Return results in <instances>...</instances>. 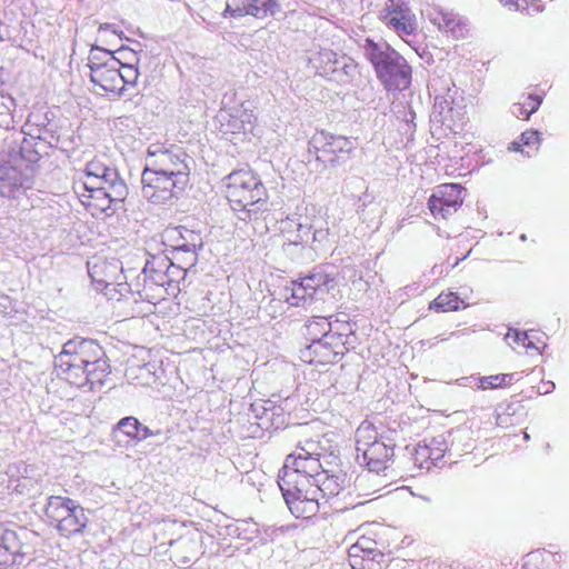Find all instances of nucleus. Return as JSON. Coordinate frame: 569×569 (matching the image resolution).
I'll use <instances>...</instances> for the list:
<instances>
[{
    "label": "nucleus",
    "instance_id": "1",
    "mask_svg": "<svg viewBox=\"0 0 569 569\" xmlns=\"http://www.w3.org/2000/svg\"><path fill=\"white\" fill-rule=\"evenodd\" d=\"M56 367L61 378L77 388L102 386L111 372L103 348L90 339L64 343Z\"/></svg>",
    "mask_w": 569,
    "mask_h": 569
},
{
    "label": "nucleus",
    "instance_id": "2",
    "mask_svg": "<svg viewBox=\"0 0 569 569\" xmlns=\"http://www.w3.org/2000/svg\"><path fill=\"white\" fill-rule=\"evenodd\" d=\"M222 191L233 211H244L249 218L268 211V190L251 169H237L222 180Z\"/></svg>",
    "mask_w": 569,
    "mask_h": 569
},
{
    "label": "nucleus",
    "instance_id": "3",
    "mask_svg": "<svg viewBox=\"0 0 569 569\" xmlns=\"http://www.w3.org/2000/svg\"><path fill=\"white\" fill-rule=\"evenodd\" d=\"M117 53L118 57L107 53L103 61H99L97 58L90 60V79L106 94L120 96L127 88L134 87L139 78L138 67L134 63L122 61L127 53L137 60L136 54L126 49H120Z\"/></svg>",
    "mask_w": 569,
    "mask_h": 569
},
{
    "label": "nucleus",
    "instance_id": "4",
    "mask_svg": "<svg viewBox=\"0 0 569 569\" xmlns=\"http://www.w3.org/2000/svg\"><path fill=\"white\" fill-rule=\"evenodd\" d=\"M366 56L378 79L388 91L406 90L411 84L412 70L407 60L395 50L382 51L372 40L366 41Z\"/></svg>",
    "mask_w": 569,
    "mask_h": 569
},
{
    "label": "nucleus",
    "instance_id": "5",
    "mask_svg": "<svg viewBox=\"0 0 569 569\" xmlns=\"http://www.w3.org/2000/svg\"><path fill=\"white\" fill-rule=\"evenodd\" d=\"M43 515L52 528L64 538L82 533L89 522L86 510L76 500L63 496H50Z\"/></svg>",
    "mask_w": 569,
    "mask_h": 569
},
{
    "label": "nucleus",
    "instance_id": "6",
    "mask_svg": "<svg viewBox=\"0 0 569 569\" xmlns=\"http://www.w3.org/2000/svg\"><path fill=\"white\" fill-rule=\"evenodd\" d=\"M356 449L370 471H385L393 462L395 445L386 443L371 422L363 421L357 428Z\"/></svg>",
    "mask_w": 569,
    "mask_h": 569
},
{
    "label": "nucleus",
    "instance_id": "7",
    "mask_svg": "<svg viewBox=\"0 0 569 569\" xmlns=\"http://www.w3.org/2000/svg\"><path fill=\"white\" fill-rule=\"evenodd\" d=\"M348 352L346 337L339 332L313 339L299 351L303 363L327 367L338 363Z\"/></svg>",
    "mask_w": 569,
    "mask_h": 569
},
{
    "label": "nucleus",
    "instance_id": "8",
    "mask_svg": "<svg viewBox=\"0 0 569 569\" xmlns=\"http://www.w3.org/2000/svg\"><path fill=\"white\" fill-rule=\"evenodd\" d=\"M311 146L317 161L323 167H336L345 163L355 148L349 138L335 136L326 131L315 134Z\"/></svg>",
    "mask_w": 569,
    "mask_h": 569
},
{
    "label": "nucleus",
    "instance_id": "9",
    "mask_svg": "<svg viewBox=\"0 0 569 569\" xmlns=\"http://www.w3.org/2000/svg\"><path fill=\"white\" fill-rule=\"evenodd\" d=\"M142 194L156 204L166 203L187 188V183L163 174L149 166L142 171Z\"/></svg>",
    "mask_w": 569,
    "mask_h": 569
},
{
    "label": "nucleus",
    "instance_id": "10",
    "mask_svg": "<svg viewBox=\"0 0 569 569\" xmlns=\"http://www.w3.org/2000/svg\"><path fill=\"white\" fill-rule=\"evenodd\" d=\"M335 284V278L330 274L316 271L298 280H293L286 289V300L290 306H305L317 293L328 291Z\"/></svg>",
    "mask_w": 569,
    "mask_h": 569
},
{
    "label": "nucleus",
    "instance_id": "11",
    "mask_svg": "<svg viewBox=\"0 0 569 569\" xmlns=\"http://www.w3.org/2000/svg\"><path fill=\"white\" fill-rule=\"evenodd\" d=\"M465 187L460 183H441L429 197L427 207L437 221L448 220L462 207Z\"/></svg>",
    "mask_w": 569,
    "mask_h": 569
},
{
    "label": "nucleus",
    "instance_id": "12",
    "mask_svg": "<svg viewBox=\"0 0 569 569\" xmlns=\"http://www.w3.org/2000/svg\"><path fill=\"white\" fill-rule=\"evenodd\" d=\"M167 267L166 261L159 263L157 261H148L146 263L142 271V288L139 290L142 300L157 305L166 299L168 289L172 283Z\"/></svg>",
    "mask_w": 569,
    "mask_h": 569
},
{
    "label": "nucleus",
    "instance_id": "13",
    "mask_svg": "<svg viewBox=\"0 0 569 569\" xmlns=\"http://www.w3.org/2000/svg\"><path fill=\"white\" fill-rule=\"evenodd\" d=\"M148 159L147 166L189 184L191 169L184 153L176 152L173 149L157 148L148 151Z\"/></svg>",
    "mask_w": 569,
    "mask_h": 569
},
{
    "label": "nucleus",
    "instance_id": "14",
    "mask_svg": "<svg viewBox=\"0 0 569 569\" xmlns=\"http://www.w3.org/2000/svg\"><path fill=\"white\" fill-rule=\"evenodd\" d=\"M380 20L401 39L415 34L418 28L416 14L406 0H388Z\"/></svg>",
    "mask_w": 569,
    "mask_h": 569
},
{
    "label": "nucleus",
    "instance_id": "15",
    "mask_svg": "<svg viewBox=\"0 0 569 569\" xmlns=\"http://www.w3.org/2000/svg\"><path fill=\"white\" fill-rule=\"evenodd\" d=\"M223 18L253 17L256 19H267L272 17L278 10L276 0H224Z\"/></svg>",
    "mask_w": 569,
    "mask_h": 569
},
{
    "label": "nucleus",
    "instance_id": "16",
    "mask_svg": "<svg viewBox=\"0 0 569 569\" xmlns=\"http://www.w3.org/2000/svg\"><path fill=\"white\" fill-rule=\"evenodd\" d=\"M448 445L443 437H432L417 443L412 451V462L419 469L430 470L445 457Z\"/></svg>",
    "mask_w": 569,
    "mask_h": 569
},
{
    "label": "nucleus",
    "instance_id": "17",
    "mask_svg": "<svg viewBox=\"0 0 569 569\" xmlns=\"http://www.w3.org/2000/svg\"><path fill=\"white\" fill-rule=\"evenodd\" d=\"M308 449L300 448L299 451L289 455L286 458L283 469L305 473L309 477L321 476L320 453L312 448V442L307 441Z\"/></svg>",
    "mask_w": 569,
    "mask_h": 569
},
{
    "label": "nucleus",
    "instance_id": "18",
    "mask_svg": "<svg viewBox=\"0 0 569 569\" xmlns=\"http://www.w3.org/2000/svg\"><path fill=\"white\" fill-rule=\"evenodd\" d=\"M183 231L192 234L191 231L173 227L168 228L163 233V243L171 249L174 261H180V254H188V267H193L197 262V246L193 242H188L183 237Z\"/></svg>",
    "mask_w": 569,
    "mask_h": 569
},
{
    "label": "nucleus",
    "instance_id": "19",
    "mask_svg": "<svg viewBox=\"0 0 569 569\" xmlns=\"http://www.w3.org/2000/svg\"><path fill=\"white\" fill-rule=\"evenodd\" d=\"M22 558V542L18 533L0 525V568L19 563Z\"/></svg>",
    "mask_w": 569,
    "mask_h": 569
},
{
    "label": "nucleus",
    "instance_id": "20",
    "mask_svg": "<svg viewBox=\"0 0 569 569\" xmlns=\"http://www.w3.org/2000/svg\"><path fill=\"white\" fill-rule=\"evenodd\" d=\"M317 477H309L305 473H299L288 469H281L279 473V487L283 495H298L299 488L303 489L305 493L308 491H319L317 487Z\"/></svg>",
    "mask_w": 569,
    "mask_h": 569
},
{
    "label": "nucleus",
    "instance_id": "21",
    "mask_svg": "<svg viewBox=\"0 0 569 569\" xmlns=\"http://www.w3.org/2000/svg\"><path fill=\"white\" fill-rule=\"evenodd\" d=\"M81 204L92 216H99L106 212L112 202L108 189H93L84 191V188L79 184V191L74 192Z\"/></svg>",
    "mask_w": 569,
    "mask_h": 569
},
{
    "label": "nucleus",
    "instance_id": "22",
    "mask_svg": "<svg viewBox=\"0 0 569 569\" xmlns=\"http://www.w3.org/2000/svg\"><path fill=\"white\" fill-rule=\"evenodd\" d=\"M286 503L296 518L310 519L319 511V491H308V498L299 500L298 495H283Z\"/></svg>",
    "mask_w": 569,
    "mask_h": 569
},
{
    "label": "nucleus",
    "instance_id": "23",
    "mask_svg": "<svg viewBox=\"0 0 569 569\" xmlns=\"http://www.w3.org/2000/svg\"><path fill=\"white\" fill-rule=\"evenodd\" d=\"M26 176L18 168L10 164H0V193L6 198H14L24 187Z\"/></svg>",
    "mask_w": 569,
    "mask_h": 569
},
{
    "label": "nucleus",
    "instance_id": "24",
    "mask_svg": "<svg viewBox=\"0 0 569 569\" xmlns=\"http://www.w3.org/2000/svg\"><path fill=\"white\" fill-rule=\"evenodd\" d=\"M507 339H511L516 348L522 349L526 352L540 355L546 347L543 333L538 330L519 331L510 329L507 333Z\"/></svg>",
    "mask_w": 569,
    "mask_h": 569
},
{
    "label": "nucleus",
    "instance_id": "25",
    "mask_svg": "<svg viewBox=\"0 0 569 569\" xmlns=\"http://www.w3.org/2000/svg\"><path fill=\"white\" fill-rule=\"evenodd\" d=\"M563 556L547 549H537L526 555L523 569H560Z\"/></svg>",
    "mask_w": 569,
    "mask_h": 569
},
{
    "label": "nucleus",
    "instance_id": "26",
    "mask_svg": "<svg viewBox=\"0 0 569 569\" xmlns=\"http://www.w3.org/2000/svg\"><path fill=\"white\" fill-rule=\"evenodd\" d=\"M361 535L358 540L351 545L349 549L357 548L360 552H381L378 549V545L383 543V539L381 536V527L376 523H369L366 526H361L360 528Z\"/></svg>",
    "mask_w": 569,
    "mask_h": 569
},
{
    "label": "nucleus",
    "instance_id": "27",
    "mask_svg": "<svg viewBox=\"0 0 569 569\" xmlns=\"http://www.w3.org/2000/svg\"><path fill=\"white\" fill-rule=\"evenodd\" d=\"M469 305L455 291L442 290L429 302L428 309L436 313L455 312L466 309Z\"/></svg>",
    "mask_w": 569,
    "mask_h": 569
},
{
    "label": "nucleus",
    "instance_id": "28",
    "mask_svg": "<svg viewBox=\"0 0 569 569\" xmlns=\"http://www.w3.org/2000/svg\"><path fill=\"white\" fill-rule=\"evenodd\" d=\"M118 267L107 260L97 259L88 262V272L94 289L106 288L107 282L116 279Z\"/></svg>",
    "mask_w": 569,
    "mask_h": 569
},
{
    "label": "nucleus",
    "instance_id": "29",
    "mask_svg": "<svg viewBox=\"0 0 569 569\" xmlns=\"http://www.w3.org/2000/svg\"><path fill=\"white\" fill-rule=\"evenodd\" d=\"M433 21L440 31L455 39L465 38L468 32L466 23L458 16L450 12H440Z\"/></svg>",
    "mask_w": 569,
    "mask_h": 569
},
{
    "label": "nucleus",
    "instance_id": "30",
    "mask_svg": "<svg viewBox=\"0 0 569 569\" xmlns=\"http://www.w3.org/2000/svg\"><path fill=\"white\" fill-rule=\"evenodd\" d=\"M382 552H360L357 548L348 550L351 569H382Z\"/></svg>",
    "mask_w": 569,
    "mask_h": 569
},
{
    "label": "nucleus",
    "instance_id": "31",
    "mask_svg": "<svg viewBox=\"0 0 569 569\" xmlns=\"http://www.w3.org/2000/svg\"><path fill=\"white\" fill-rule=\"evenodd\" d=\"M311 63L318 76L331 78L337 71L338 56L331 49H322L311 59Z\"/></svg>",
    "mask_w": 569,
    "mask_h": 569
},
{
    "label": "nucleus",
    "instance_id": "32",
    "mask_svg": "<svg viewBox=\"0 0 569 569\" xmlns=\"http://www.w3.org/2000/svg\"><path fill=\"white\" fill-rule=\"evenodd\" d=\"M541 143L540 132L533 129L526 130L519 137V140L512 141L508 150L515 152H523L525 148L538 150Z\"/></svg>",
    "mask_w": 569,
    "mask_h": 569
},
{
    "label": "nucleus",
    "instance_id": "33",
    "mask_svg": "<svg viewBox=\"0 0 569 569\" xmlns=\"http://www.w3.org/2000/svg\"><path fill=\"white\" fill-rule=\"evenodd\" d=\"M499 2L508 10L529 16H533L543 10V3L541 0H499Z\"/></svg>",
    "mask_w": 569,
    "mask_h": 569
},
{
    "label": "nucleus",
    "instance_id": "34",
    "mask_svg": "<svg viewBox=\"0 0 569 569\" xmlns=\"http://www.w3.org/2000/svg\"><path fill=\"white\" fill-rule=\"evenodd\" d=\"M79 184L84 188V191L93 189H108L111 184L110 179L100 178L98 176H91L84 172H79L73 179L72 189L73 192L79 191Z\"/></svg>",
    "mask_w": 569,
    "mask_h": 569
},
{
    "label": "nucleus",
    "instance_id": "35",
    "mask_svg": "<svg viewBox=\"0 0 569 569\" xmlns=\"http://www.w3.org/2000/svg\"><path fill=\"white\" fill-rule=\"evenodd\" d=\"M541 103V96L531 93L527 94L522 98V101L513 106V113L519 119L528 120L529 117L539 109Z\"/></svg>",
    "mask_w": 569,
    "mask_h": 569
},
{
    "label": "nucleus",
    "instance_id": "36",
    "mask_svg": "<svg viewBox=\"0 0 569 569\" xmlns=\"http://www.w3.org/2000/svg\"><path fill=\"white\" fill-rule=\"evenodd\" d=\"M512 373H497L487 377H480L477 380V388L480 390H490L497 388H505L512 383Z\"/></svg>",
    "mask_w": 569,
    "mask_h": 569
},
{
    "label": "nucleus",
    "instance_id": "37",
    "mask_svg": "<svg viewBox=\"0 0 569 569\" xmlns=\"http://www.w3.org/2000/svg\"><path fill=\"white\" fill-rule=\"evenodd\" d=\"M331 329V323L325 318H313L306 325V336L312 341L313 339H319L320 337H325V335H333Z\"/></svg>",
    "mask_w": 569,
    "mask_h": 569
},
{
    "label": "nucleus",
    "instance_id": "38",
    "mask_svg": "<svg viewBox=\"0 0 569 569\" xmlns=\"http://www.w3.org/2000/svg\"><path fill=\"white\" fill-rule=\"evenodd\" d=\"M317 487L319 488V495L323 497H335L340 492L341 486L338 482V478L327 475L323 470L321 476L317 477Z\"/></svg>",
    "mask_w": 569,
    "mask_h": 569
},
{
    "label": "nucleus",
    "instance_id": "39",
    "mask_svg": "<svg viewBox=\"0 0 569 569\" xmlns=\"http://www.w3.org/2000/svg\"><path fill=\"white\" fill-rule=\"evenodd\" d=\"M109 300L120 301L129 293V286L127 282H118L116 279L107 282L106 288H98Z\"/></svg>",
    "mask_w": 569,
    "mask_h": 569
},
{
    "label": "nucleus",
    "instance_id": "40",
    "mask_svg": "<svg viewBox=\"0 0 569 569\" xmlns=\"http://www.w3.org/2000/svg\"><path fill=\"white\" fill-rule=\"evenodd\" d=\"M117 429L122 431L131 440H140V421L132 416L124 417L117 423Z\"/></svg>",
    "mask_w": 569,
    "mask_h": 569
},
{
    "label": "nucleus",
    "instance_id": "41",
    "mask_svg": "<svg viewBox=\"0 0 569 569\" xmlns=\"http://www.w3.org/2000/svg\"><path fill=\"white\" fill-rule=\"evenodd\" d=\"M91 176L110 179V169L100 160L93 159L89 161L82 171Z\"/></svg>",
    "mask_w": 569,
    "mask_h": 569
},
{
    "label": "nucleus",
    "instance_id": "42",
    "mask_svg": "<svg viewBox=\"0 0 569 569\" xmlns=\"http://www.w3.org/2000/svg\"><path fill=\"white\" fill-rule=\"evenodd\" d=\"M240 118L243 126L248 124L251 128L256 127L258 122V118L251 109H243Z\"/></svg>",
    "mask_w": 569,
    "mask_h": 569
},
{
    "label": "nucleus",
    "instance_id": "43",
    "mask_svg": "<svg viewBox=\"0 0 569 569\" xmlns=\"http://www.w3.org/2000/svg\"><path fill=\"white\" fill-rule=\"evenodd\" d=\"M187 262H188V254H184V253H181L180 254V261H174L173 260V257L170 259V263L168 264L167 263V270L170 268V267H174L177 264L178 268L182 269L183 271H187L190 267L187 266Z\"/></svg>",
    "mask_w": 569,
    "mask_h": 569
},
{
    "label": "nucleus",
    "instance_id": "44",
    "mask_svg": "<svg viewBox=\"0 0 569 569\" xmlns=\"http://www.w3.org/2000/svg\"><path fill=\"white\" fill-rule=\"evenodd\" d=\"M156 435H159V431L154 432L151 429H149L148 427L141 425L140 440L147 439V438L156 436Z\"/></svg>",
    "mask_w": 569,
    "mask_h": 569
},
{
    "label": "nucleus",
    "instance_id": "45",
    "mask_svg": "<svg viewBox=\"0 0 569 569\" xmlns=\"http://www.w3.org/2000/svg\"><path fill=\"white\" fill-rule=\"evenodd\" d=\"M553 388H555L553 382L548 381V382H542V386L537 387V390L539 393H549L552 391Z\"/></svg>",
    "mask_w": 569,
    "mask_h": 569
},
{
    "label": "nucleus",
    "instance_id": "46",
    "mask_svg": "<svg viewBox=\"0 0 569 569\" xmlns=\"http://www.w3.org/2000/svg\"><path fill=\"white\" fill-rule=\"evenodd\" d=\"M299 500H305V497L308 498V493L303 492V489L299 488Z\"/></svg>",
    "mask_w": 569,
    "mask_h": 569
},
{
    "label": "nucleus",
    "instance_id": "47",
    "mask_svg": "<svg viewBox=\"0 0 569 569\" xmlns=\"http://www.w3.org/2000/svg\"><path fill=\"white\" fill-rule=\"evenodd\" d=\"M108 28H109V24H101L99 29L102 30V29H108Z\"/></svg>",
    "mask_w": 569,
    "mask_h": 569
}]
</instances>
